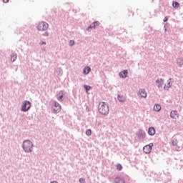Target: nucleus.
Instances as JSON below:
<instances>
[{"label":"nucleus","mask_w":183,"mask_h":183,"mask_svg":"<svg viewBox=\"0 0 183 183\" xmlns=\"http://www.w3.org/2000/svg\"><path fill=\"white\" fill-rule=\"evenodd\" d=\"M170 117L172 118V119H177V118H179L178 112L177 110H172L170 112Z\"/></svg>","instance_id":"10"},{"label":"nucleus","mask_w":183,"mask_h":183,"mask_svg":"<svg viewBox=\"0 0 183 183\" xmlns=\"http://www.w3.org/2000/svg\"><path fill=\"white\" fill-rule=\"evenodd\" d=\"M57 100H58L59 102H62V101H64V95L58 96V97H57Z\"/></svg>","instance_id":"25"},{"label":"nucleus","mask_w":183,"mask_h":183,"mask_svg":"<svg viewBox=\"0 0 183 183\" xmlns=\"http://www.w3.org/2000/svg\"><path fill=\"white\" fill-rule=\"evenodd\" d=\"M99 112L101 115H108L109 114V105L108 103L102 102V103L99 104L98 106Z\"/></svg>","instance_id":"1"},{"label":"nucleus","mask_w":183,"mask_h":183,"mask_svg":"<svg viewBox=\"0 0 183 183\" xmlns=\"http://www.w3.org/2000/svg\"><path fill=\"white\" fill-rule=\"evenodd\" d=\"M79 182H80V183H85V179L84 178H80L79 179Z\"/></svg>","instance_id":"28"},{"label":"nucleus","mask_w":183,"mask_h":183,"mask_svg":"<svg viewBox=\"0 0 183 183\" xmlns=\"http://www.w3.org/2000/svg\"><path fill=\"white\" fill-rule=\"evenodd\" d=\"M117 169H118V171H122V164H117Z\"/></svg>","instance_id":"26"},{"label":"nucleus","mask_w":183,"mask_h":183,"mask_svg":"<svg viewBox=\"0 0 183 183\" xmlns=\"http://www.w3.org/2000/svg\"><path fill=\"white\" fill-rule=\"evenodd\" d=\"M69 45H70V46H74V45H75V41L70 40L69 41Z\"/></svg>","instance_id":"27"},{"label":"nucleus","mask_w":183,"mask_h":183,"mask_svg":"<svg viewBox=\"0 0 183 183\" xmlns=\"http://www.w3.org/2000/svg\"><path fill=\"white\" fill-rule=\"evenodd\" d=\"M43 36H49V33L48 31H46L44 32L43 34H42Z\"/></svg>","instance_id":"30"},{"label":"nucleus","mask_w":183,"mask_h":183,"mask_svg":"<svg viewBox=\"0 0 183 183\" xmlns=\"http://www.w3.org/2000/svg\"><path fill=\"white\" fill-rule=\"evenodd\" d=\"M84 88L86 92H88V91H91V89H92V86H91L89 85H86V84L84 85Z\"/></svg>","instance_id":"19"},{"label":"nucleus","mask_w":183,"mask_h":183,"mask_svg":"<svg viewBox=\"0 0 183 183\" xmlns=\"http://www.w3.org/2000/svg\"><path fill=\"white\" fill-rule=\"evenodd\" d=\"M91 25L92 26V28L95 29V28H97V26H99V21H94Z\"/></svg>","instance_id":"20"},{"label":"nucleus","mask_w":183,"mask_h":183,"mask_svg":"<svg viewBox=\"0 0 183 183\" xmlns=\"http://www.w3.org/2000/svg\"><path fill=\"white\" fill-rule=\"evenodd\" d=\"M171 79H169L168 81H167V84H164V89L166 90V91H169V89L171 88L172 85H171Z\"/></svg>","instance_id":"14"},{"label":"nucleus","mask_w":183,"mask_h":183,"mask_svg":"<svg viewBox=\"0 0 183 183\" xmlns=\"http://www.w3.org/2000/svg\"><path fill=\"white\" fill-rule=\"evenodd\" d=\"M177 64L179 66H182L183 65V59L179 58L177 59Z\"/></svg>","instance_id":"24"},{"label":"nucleus","mask_w":183,"mask_h":183,"mask_svg":"<svg viewBox=\"0 0 183 183\" xmlns=\"http://www.w3.org/2000/svg\"><path fill=\"white\" fill-rule=\"evenodd\" d=\"M119 76L120 78H127L128 76V70L125 69L119 72Z\"/></svg>","instance_id":"12"},{"label":"nucleus","mask_w":183,"mask_h":183,"mask_svg":"<svg viewBox=\"0 0 183 183\" xmlns=\"http://www.w3.org/2000/svg\"><path fill=\"white\" fill-rule=\"evenodd\" d=\"M178 149H179V147H177V151H178Z\"/></svg>","instance_id":"38"},{"label":"nucleus","mask_w":183,"mask_h":183,"mask_svg":"<svg viewBox=\"0 0 183 183\" xmlns=\"http://www.w3.org/2000/svg\"><path fill=\"white\" fill-rule=\"evenodd\" d=\"M91 72V67H89V66H86L83 69V74L84 75H88V74H89Z\"/></svg>","instance_id":"15"},{"label":"nucleus","mask_w":183,"mask_h":183,"mask_svg":"<svg viewBox=\"0 0 183 183\" xmlns=\"http://www.w3.org/2000/svg\"><path fill=\"white\" fill-rule=\"evenodd\" d=\"M154 111H156V112H159V111H161V104H155L154 107Z\"/></svg>","instance_id":"17"},{"label":"nucleus","mask_w":183,"mask_h":183,"mask_svg":"<svg viewBox=\"0 0 183 183\" xmlns=\"http://www.w3.org/2000/svg\"><path fill=\"white\" fill-rule=\"evenodd\" d=\"M168 21V16H165L164 19H163V22H167Z\"/></svg>","instance_id":"32"},{"label":"nucleus","mask_w":183,"mask_h":183,"mask_svg":"<svg viewBox=\"0 0 183 183\" xmlns=\"http://www.w3.org/2000/svg\"><path fill=\"white\" fill-rule=\"evenodd\" d=\"M58 97H59V96H61V95H64V91H62V90H61L60 92H59V93H58Z\"/></svg>","instance_id":"31"},{"label":"nucleus","mask_w":183,"mask_h":183,"mask_svg":"<svg viewBox=\"0 0 183 183\" xmlns=\"http://www.w3.org/2000/svg\"><path fill=\"white\" fill-rule=\"evenodd\" d=\"M86 111L87 112H89V107H86Z\"/></svg>","instance_id":"37"},{"label":"nucleus","mask_w":183,"mask_h":183,"mask_svg":"<svg viewBox=\"0 0 183 183\" xmlns=\"http://www.w3.org/2000/svg\"><path fill=\"white\" fill-rule=\"evenodd\" d=\"M53 112L54 114H59L61 112V104L58 102H54V103Z\"/></svg>","instance_id":"7"},{"label":"nucleus","mask_w":183,"mask_h":183,"mask_svg":"<svg viewBox=\"0 0 183 183\" xmlns=\"http://www.w3.org/2000/svg\"><path fill=\"white\" fill-rule=\"evenodd\" d=\"M172 145H173V147H177L178 145V140L177 139H174L172 142Z\"/></svg>","instance_id":"23"},{"label":"nucleus","mask_w":183,"mask_h":183,"mask_svg":"<svg viewBox=\"0 0 183 183\" xmlns=\"http://www.w3.org/2000/svg\"><path fill=\"white\" fill-rule=\"evenodd\" d=\"M156 85H157L159 89L162 88V86H164V79L162 78L157 79L156 80Z\"/></svg>","instance_id":"9"},{"label":"nucleus","mask_w":183,"mask_h":183,"mask_svg":"<svg viewBox=\"0 0 183 183\" xmlns=\"http://www.w3.org/2000/svg\"><path fill=\"white\" fill-rule=\"evenodd\" d=\"M164 31L167 32V24H164Z\"/></svg>","instance_id":"34"},{"label":"nucleus","mask_w":183,"mask_h":183,"mask_svg":"<svg viewBox=\"0 0 183 183\" xmlns=\"http://www.w3.org/2000/svg\"><path fill=\"white\" fill-rule=\"evenodd\" d=\"M117 99L119 102H125L126 98L124 95L118 94Z\"/></svg>","instance_id":"16"},{"label":"nucleus","mask_w":183,"mask_h":183,"mask_svg":"<svg viewBox=\"0 0 183 183\" xmlns=\"http://www.w3.org/2000/svg\"><path fill=\"white\" fill-rule=\"evenodd\" d=\"M152 147H154V143H149V144L144 146L143 147V152H144V154H151Z\"/></svg>","instance_id":"5"},{"label":"nucleus","mask_w":183,"mask_h":183,"mask_svg":"<svg viewBox=\"0 0 183 183\" xmlns=\"http://www.w3.org/2000/svg\"><path fill=\"white\" fill-rule=\"evenodd\" d=\"M22 148L24 152L29 153L32 152L34 148V143L31 140H24L23 142Z\"/></svg>","instance_id":"2"},{"label":"nucleus","mask_w":183,"mask_h":183,"mask_svg":"<svg viewBox=\"0 0 183 183\" xmlns=\"http://www.w3.org/2000/svg\"><path fill=\"white\" fill-rule=\"evenodd\" d=\"M39 44H40V45H46V42H45V41H41V42L39 43Z\"/></svg>","instance_id":"33"},{"label":"nucleus","mask_w":183,"mask_h":183,"mask_svg":"<svg viewBox=\"0 0 183 183\" xmlns=\"http://www.w3.org/2000/svg\"><path fill=\"white\" fill-rule=\"evenodd\" d=\"M3 2L4 4H8V2H9V0H3Z\"/></svg>","instance_id":"35"},{"label":"nucleus","mask_w":183,"mask_h":183,"mask_svg":"<svg viewBox=\"0 0 183 183\" xmlns=\"http://www.w3.org/2000/svg\"><path fill=\"white\" fill-rule=\"evenodd\" d=\"M156 132H157V130H155V127H151L148 129V134L150 137H154V135H155Z\"/></svg>","instance_id":"11"},{"label":"nucleus","mask_w":183,"mask_h":183,"mask_svg":"<svg viewBox=\"0 0 183 183\" xmlns=\"http://www.w3.org/2000/svg\"><path fill=\"white\" fill-rule=\"evenodd\" d=\"M172 6L173 8H179V3L178 1H173Z\"/></svg>","instance_id":"21"},{"label":"nucleus","mask_w":183,"mask_h":183,"mask_svg":"<svg viewBox=\"0 0 183 183\" xmlns=\"http://www.w3.org/2000/svg\"><path fill=\"white\" fill-rule=\"evenodd\" d=\"M86 135H87V137H91V135H92V130L91 129H88L86 131Z\"/></svg>","instance_id":"22"},{"label":"nucleus","mask_w":183,"mask_h":183,"mask_svg":"<svg viewBox=\"0 0 183 183\" xmlns=\"http://www.w3.org/2000/svg\"><path fill=\"white\" fill-rule=\"evenodd\" d=\"M139 93L140 94L142 98H147V91L145 89H140Z\"/></svg>","instance_id":"13"},{"label":"nucleus","mask_w":183,"mask_h":183,"mask_svg":"<svg viewBox=\"0 0 183 183\" xmlns=\"http://www.w3.org/2000/svg\"><path fill=\"white\" fill-rule=\"evenodd\" d=\"M94 27H92V24H90L87 28H86V31H91V29H92Z\"/></svg>","instance_id":"29"},{"label":"nucleus","mask_w":183,"mask_h":183,"mask_svg":"<svg viewBox=\"0 0 183 183\" xmlns=\"http://www.w3.org/2000/svg\"><path fill=\"white\" fill-rule=\"evenodd\" d=\"M114 183H125V179L122 176L117 175L114 178Z\"/></svg>","instance_id":"8"},{"label":"nucleus","mask_w":183,"mask_h":183,"mask_svg":"<svg viewBox=\"0 0 183 183\" xmlns=\"http://www.w3.org/2000/svg\"><path fill=\"white\" fill-rule=\"evenodd\" d=\"M136 134L138 139H145V137H147V133H145V131L142 129H139Z\"/></svg>","instance_id":"6"},{"label":"nucleus","mask_w":183,"mask_h":183,"mask_svg":"<svg viewBox=\"0 0 183 183\" xmlns=\"http://www.w3.org/2000/svg\"><path fill=\"white\" fill-rule=\"evenodd\" d=\"M31 107H32L31 102L25 100L24 102H23L21 105V112H28V111L31 109Z\"/></svg>","instance_id":"3"},{"label":"nucleus","mask_w":183,"mask_h":183,"mask_svg":"<svg viewBox=\"0 0 183 183\" xmlns=\"http://www.w3.org/2000/svg\"><path fill=\"white\" fill-rule=\"evenodd\" d=\"M49 26V25L48 24V23H46L45 21H41L37 25L36 28H37L38 31H46V29H48Z\"/></svg>","instance_id":"4"},{"label":"nucleus","mask_w":183,"mask_h":183,"mask_svg":"<svg viewBox=\"0 0 183 183\" xmlns=\"http://www.w3.org/2000/svg\"><path fill=\"white\" fill-rule=\"evenodd\" d=\"M59 73L61 74V75H62V69H59Z\"/></svg>","instance_id":"36"},{"label":"nucleus","mask_w":183,"mask_h":183,"mask_svg":"<svg viewBox=\"0 0 183 183\" xmlns=\"http://www.w3.org/2000/svg\"><path fill=\"white\" fill-rule=\"evenodd\" d=\"M17 55L15 53L11 54V62H15L16 61Z\"/></svg>","instance_id":"18"}]
</instances>
